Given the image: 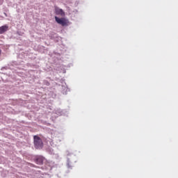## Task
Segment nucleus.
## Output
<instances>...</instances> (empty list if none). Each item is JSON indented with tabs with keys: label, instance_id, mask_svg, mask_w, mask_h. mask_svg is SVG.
<instances>
[{
	"label": "nucleus",
	"instance_id": "1",
	"mask_svg": "<svg viewBox=\"0 0 178 178\" xmlns=\"http://www.w3.org/2000/svg\"><path fill=\"white\" fill-rule=\"evenodd\" d=\"M55 20L56 23L63 26H67L69 24V20L66 19L65 17L59 18L58 17H55Z\"/></svg>",
	"mask_w": 178,
	"mask_h": 178
},
{
	"label": "nucleus",
	"instance_id": "5",
	"mask_svg": "<svg viewBox=\"0 0 178 178\" xmlns=\"http://www.w3.org/2000/svg\"><path fill=\"white\" fill-rule=\"evenodd\" d=\"M43 162H44V157L38 156V158H36V163L38 165H42Z\"/></svg>",
	"mask_w": 178,
	"mask_h": 178
},
{
	"label": "nucleus",
	"instance_id": "7",
	"mask_svg": "<svg viewBox=\"0 0 178 178\" xmlns=\"http://www.w3.org/2000/svg\"><path fill=\"white\" fill-rule=\"evenodd\" d=\"M0 55H1V50H0Z\"/></svg>",
	"mask_w": 178,
	"mask_h": 178
},
{
	"label": "nucleus",
	"instance_id": "4",
	"mask_svg": "<svg viewBox=\"0 0 178 178\" xmlns=\"http://www.w3.org/2000/svg\"><path fill=\"white\" fill-rule=\"evenodd\" d=\"M9 26L8 25H4L0 27V34H3L6 31H8Z\"/></svg>",
	"mask_w": 178,
	"mask_h": 178
},
{
	"label": "nucleus",
	"instance_id": "2",
	"mask_svg": "<svg viewBox=\"0 0 178 178\" xmlns=\"http://www.w3.org/2000/svg\"><path fill=\"white\" fill-rule=\"evenodd\" d=\"M34 144H35V147L36 148H42V140H41V138L39 136H34Z\"/></svg>",
	"mask_w": 178,
	"mask_h": 178
},
{
	"label": "nucleus",
	"instance_id": "6",
	"mask_svg": "<svg viewBox=\"0 0 178 178\" xmlns=\"http://www.w3.org/2000/svg\"><path fill=\"white\" fill-rule=\"evenodd\" d=\"M2 2H3V0H0V5H2Z\"/></svg>",
	"mask_w": 178,
	"mask_h": 178
},
{
	"label": "nucleus",
	"instance_id": "3",
	"mask_svg": "<svg viewBox=\"0 0 178 178\" xmlns=\"http://www.w3.org/2000/svg\"><path fill=\"white\" fill-rule=\"evenodd\" d=\"M55 13L56 15H60V16H65V12H63V10L56 7L55 8Z\"/></svg>",
	"mask_w": 178,
	"mask_h": 178
}]
</instances>
